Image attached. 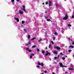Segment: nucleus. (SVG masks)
I'll list each match as a JSON object with an SVG mask.
<instances>
[{"instance_id":"f257e3e1","label":"nucleus","mask_w":74,"mask_h":74,"mask_svg":"<svg viewBox=\"0 0 74 74\" xmlns=\"http://www.w3.org/2000/svg\"><path fill=\"white\" fill-rule=\"evenodd\" d=\"M69 18V16H68V15H67V14H65V16L63 18V19L64 20H66V19H67Z\"/></svg>"},{"instance_id":"f03ea898","label":"nucleus","mask_w":74,"mask_h":74,"mask_svg":"<svg viewBox=\"0 0 74 74\" xmlns=\"http://www.w3.org/2000/svg\"><path fill=\"white\" fill-rule=\"evenodd\" d=\"M46 52L47 53L45 55V56H48V55H51V54L50 53L48 52V51H46Z\"/></svg>"},{"instance_id":"7ed1b4c3","label":"nucleus","mask_w":74,"mask_h":74,"mask_svg":"<svg viewBox=\"0 0 74 74\" xmlns=\"http://www.w3.org/2000/svg\"><path fill=\"white\" fill-rule=\"evenodd\" d=\"M60 65V67H65L66 66H64L63 65V64L62 63H59Z\"/></svg>"},{"instance_id":"20e7f679","label":"nucleus","mask_w":74,"mask_h":74,"mask_svg":"<svg viewBox=\"0 0 74 74\" xmlns=\"http://www.w3.org/2000/svg\"><path fill=\"white\" fill-rule=\"evenodd\" d=\"M22 7L23 8V10L25 12H26V10H25V5H23Z\"/></svg>"},{"instance_id":"39448f33","label":"nucleus","mask_w":74,"mask_h":74,"mask_svg":"<svg viewBox=\"0 0 74 74\" xmlns=\"http://www.w3.org/2000/svg\"><path fill=\"white\" fill-rule=\"evenodd\" d=\"M54 48H56L58 49V50H59L60 49V47H56L55 46L54 47Z\"/></svg>"},{"instance_id":"423d86ee","label":"nucleus","mask_w":74,"mask_h":74,"mask_svg":"<svg viewBox=\"0 0 74 74\" xmlns=\"http://www.w3.org/2000/svg\"><path fill=\"white\" fill-rule=\"evenodd\" d=\"M26 49L27 51H29V52H32V50H31V49L29 50V48H26Z\"/></svg>"},{"instance_id":"0eeeda50","label":"nucleus","mask_w":74,"mask_h":74,"mask_svg":"<svg viewBox=\"0 0 74 74\" xmlns=\"http://www.w3.org/2000/svg\"><path fill=\"white\" fill-rule=\"evenodd\" d=\"M14 19L16 20L18 22H19V20L18 18H14Z\"/></svg>"},{"instance_id":"6e6552de","label":"nucleus","mask_w":74,"mask_h":74,"mask_svg":"<svg viewBox=\"0 0 74 74\" xmlns=\"http://www.w3.org/2000/svg\"><path fill=\"white\" fill-rule=\"evenodd\" d=\"M51 3H52V2H51V1H49V6H51Z\"/></svg>"},{"instance_id":"1a4fd4ad","label":"nucleus","mask_w":74,"mask_h":74,"mask_svg":"<svg viewBox=\"0 0 74 74\" xmlns=\"http://www.w3.org/2000/svg\"><path fill=\"white\" fill-rule=\"evenodd\" d=\"M68 69L69 70H73V68H69Z\"/></svg>"},{"instance_id":"9d476101","label":"nucleus","mask_w":74,"mask_h":74,"mask_svg":"<svg viewBox=\"0 0 74 74\" xmlns=\"http://www.w3.org/2000/svg\"><path fill=\"white\" fill-rule=\"evenodd\" d=\"M54 54H55L56 55H57L58 54V52L57 51H54L53 53Z\"/></svg>"},{"instance_id":"9b49d317","label":"nucleus","mask_w":74,"mask_h":74,"mask_svg":"<svg viewBox=\"0 0 74 74\" xmlns=\"http://www.w3.org/2000/svg\"><path fill=\"white\" fill-rule=\"evenodd\" d=\"M41 41H42V39H40L38 40V42L39 43H40L41 42Z\"/></svg>"},{"instance_id":"f8f14e48","label":"nucleus","mask_w":74,"mask_h":74,"mask_svg":"<svg viewBox=\"0 0 74 74\" xmlns=\"http://www.w3.org/2000/svg\"><path fill=\"white\" fill-rule=\"evenodd\" d=\"M37 64H38V65L39 66H40L41 65V63H40V62H38Z\"/></svg>"},{"instance_id":"ddd939ff","label":"nucleus","mask_w":74,"mask_h":74,"mask_svg":"<svg viewBox=\"0 0 74 74\" xmlns=\"http://www.w3.org/2000/svg\"><path fill=\"white\" fill-rule=\"evenodd\" d=\"M67 26H68V27H71V24H68Z\"/></svg>"},{"instance_id":"4468645a","label":"nucleus","mask_w":74,"mask_h":74,"mask_svg":"<svg viewBox=\"0 0 74 74\" xmlns=\"http://www.w3.org/2000/svg\"><path fill=\"white\" fill-rule=\"evenodd\" d=\"M25 21H22L21 22L22 24H24V23H25Z\"/></svg>"},{"instance_id":"2eb2a0df","label":"nucleus","mask_w":74,"mask_h":74,"mask_svg":"<svg viewBox=\"0 0 74 74\" xmlns=\"http://www.w3.org/2000/svg\"><path fill=\"white\" fill-rule=\"evenodd\" d=\"M41 66H44V63H43L42 62L41 64Z\"/></svg>"},{"instance_id":"dca6fc26","label":"nucleus","mask_w":74,"mask_h":74,"mask_svg":"<svg viewBox=\"0 0 74 74\" xmlns=\"http://www.w3.org/2000/svg\"><path fill=\"white\" fill-rule=\"evenodd\" d=\"M36 38H32L31 39V40H36Z\"/></svg>"},{"instance_id":"f3484780","label":"nucleus","mask_w":74,"mask_h":74,"mask_svg":"<svg viewBox=\"0 0 74 74\" xmlns=\"http://www.w3.org/2000/svg\"><path fill=\"white\" fill-rule=\"evenodd\" d=\"M59 57H60V56L59 55H58L57 57V59H59Z\"/></svg>"},{"instance_id":"a211bd4d","label":"nucleus","mask_w":74,"mask_h":74,"mask_svg":"<svg viewBox=\"0 0 74 74\" xmlns=\"http://www.w3.org/2000/svg\"><path fill=\"white\" fill-rule=\"evenodd\" d=\"M30 38V35H28V39H29Z\"/></svg>"},{"instance_id":"6ab92c4d","label":"nucleus","mask_w":74,"mask_h":74,"mask_svg":"<svg viewBox=\"0 0 74 74\" xmlns=\"http://www.w3.org/2000/svg\"><path fill=\"white\" fill-rule=\"evenodd\" d=\"M20 14H23V12L21 11H20Z\"/></svg>"},{"instance_id":"aec40b11","label":"nucleus","mask_w":74,"mask_h":74,"mask_svg":"<svg viewBox=\"0 0 74 74\" xmlns=\"http://www.w3.org/2000/svg\"><path fill=\"white\" fill-rule=\"evenodd\" d=\"M70 47H71L72 48H74V46H69V48H70Z\"/></svg>"},{"instance_id":"412c9836","label":"nucleus","mask_w":74,"mask_h":74,"mask_svg":"<svg viewBox=\"0 0 74 74\" xmlns=\"http://www.w3.org/2000/svg\"><path fill=\"white\" fill-rule=\"evenodd\" d=\"M47 21H51V19H47Z\"/></svg>"},{"instance_id":"4be33fe9","label":"nucleus","mask_w":74,"mask_h":74,"mask_svg":"<svg viewBox=\"0 0 74 74\" xmlns=\"http://www.w3.org/2000/svg\"><path fill=\"white\" fill-rule=\"evenodd\" d=\"M45 18L46 19H48V17L47 16H45Z\"/></svg>"},{"instance_id":"5701e85b","label":"nucleus","mask_w":74,"mask_h":74,"mask_svg":"<svg viewBox=\"0 0 74 74\" xmlns=\"http://www.w3.org/2000/svg\"><path fill=\"white\" fill-rule=\"evenodd\" d=\"M36 47V45H35L33 46L32 47V48H35Z\"/></svg>"},{"instance_id":"b1692460","label":"nucleus","mask_w":74,"mask_h":74,"mask_svg":"<svg viewBox=\"0 0 74 74\" xmlns=\"http://www.w3.org/2000/svg\"><path fill=\"white\" fill-rule=\"evenodd\" d=\"M42 53H45V51L43 50H42Z\"/></svg>"},{"instance_id":"393cba45","label":"nucleus","mask_w":74,"mask_h":74,"mask_svg":"<svg viewBox=\"0 0 74 74\" xmlns=\"http://www.w3.org/2000/svg\"><path fill=\"white\" fill-rule=\"evenodd\" d=\"M36 50L37 51H38V52H39V51H40V49L38 48L36 49Z\"/></svg>"},{"instance_id":"a878e982","label":"nucleus","mask_w":74,"mask_h":74,"mask_svg":"<svg viewBox=\"0 0 74 74\" xmlns=\"http://www.w3.org/2000/svg\"><path fill=\"white\" fill-rule=\"evenodd\" d=\"M53 41H55V37H53Z\"/></svg>"},{"instance_id":"bb28decb","label":"nucleus","mask_w":74,"mask_h":74,"mask_svg":"<svg viewBox=\"0 0 74 74\" xmlns=\"http://www.w3.org/2000/svg\"><path fill=\"white\" fill-rule=\"evenodd\" d=\"M60 55H62V56H63V53L61 52Z\"/></svg>"},{"instance_id":"cd10ccee","label":"nucleus","mask_w":74,"mask_h":74,"mask_svg":"<svg viewBox=\"0 0 74 74\" xmlns=\"http://www.w3.org/2000/svg\"><path fill=\"white\" fill-rule=\"evenodd\" d=\"M72 51V50H71V49L69 50H68V52H71Z\"/></svg>"},{"instance_id":"c85d7f7f","label":"nucleus","mask_w":74,"mask_h":74,"mask_svg":"<svg viewBox=\"0 0 74 74\" xmlns=\"http://www.w3.org/2000/svg\"><path fill=\"white\" fill-rule=\"evenodd\" d=\"M62 60H65V57H62Z\"/></svg>"},{"instance_id":"c756f323","label":"nucleus","mask_w":74,"mask_h":74,"mask_svg":"<svg viewBox=\"0 0 74 74\" xmlns=\"http://www.w3.org/2000/svg\"><path fill=\"white\" fill-rule=\"evenodd\" d=\"M34 54L33 53L31 54V56H34Z\"/></svg>"},{"instance_id":"7c9ffc66","label":"nucleus","mask_w":74,"mask_h":74,"mask_svg":"<svg viewBox=\"0 0 74 74\" xmlns=\"http://www.w3.org/2000/svg\"><path fill=\"white\" fill-rule=\"evenodd\" d=\"M56 59H57V57H54V60H56Z\"/></svg>"},{"instance_id":"2f4dec72","label":"nucleus","mask_w":74,"mask_h":74,"mask_svg":"<svg viewBox=\"0 0 74 74\" xmlns=\"http://www.w3.org/2000/svg\"><path fill=\"white\" fill-rule=\"evenodd\" d=\"M45 4H46V5H47V4H48V2H45Z\"/></svg>"},{"instance_id":"473e14b6","label":"nucleus","mask_w":74,"mask_h":74,"mask_svg":"<svg viewBox=\"0 0 74 74\" xmlns=\"http://www.w3.org/2000/svg\"><path fill=\"white\" fill-rule=\"evenodd\" d=\"M51 43H52V44H53V43H54L53 42V41H51Z\"/></svg>"},{"instance_id":"72a5a7b5","label":"nucleus","mask_w":74,"mask_h":74,"mask_svg":"<svg viewBox=\"0 0 74 74\" xmlns=\"http://www.w3.org/2000/svg\"><path fill=\"white\" fill-rule=\"evenodd\" d=\"M12 2H14L15 1V0H11Z\"/></svg>"},{"instance_id":"f704fd0d","label":"nucleus","mask_w":74,"mask_h":74,"mask_svg":"<svg viewBox=\"0 0 74 74\" xmlns=\"http://www.w3.org/2000/svg\"><path fill=\"white\" fill-rule=\"evenodd\" d=\"M51 44H50L49 45V48H51Z\"/></svg>"},{"instance_id":"c9c22d12","label":"nucleus","mask_w":74,"mask_h":74,"mask_svg":"<svg viewBox=\"0 0 74 74\" xmlns=\"http://www.w3.org/2000/svg\"><path fill=\"white\" fill-rule=\"evenodd\" d=\"M72 18H74V15H72Z\"/></svg>"},{"instance_id":"e433bc0d","label":"nucleus","mask_w":74,"mask_h":74,"mask_svg":"<svg viewBox=\"0 0 74 74\" xmlns=\"http://www.w3.org/2000/svg\"><path fill=\"white\" fill-rule=\"evenodd\" d=\"M31 42H28V44H30Z\"/></svg>"},{"instance_id":"4c0bfd02","label":"nucleus","mask_w":74,"mask_h":74,"mask_svg":"<svg viewBox=\"0 0 74 74\" xmlns=\"http://www.w3.org/2000/svg\"><path fill=\"white\" fill-rule=\"evenodd\" d=\"M44 72H45V73H47V71H44Z\"/></svg>"},{"instance_id":"58836bf2","label":"nucleus","mask_w":74,"mask_h":74,"mask_svg":"<svg viewBox=\"0 0 74 74\" xmlns=\"http://www.w3.org/2000/svg\"><path fill=\"white\" fill-rule=\"evenodd\" d=\"M68 40H71V39H70V38H68Z\"/></svg>"},{"instance_id":"ea45409f","label":"nucleus","mask_w":74,"mask_h":74,"mask_svg":"<svg viewBox=\"0 0 74 74\" xmlns=\"http://www.w3.org/2000/svg\"><path fill=\"white\" fill-rule=\"evenodd\" d=\"M40 67V66H36L37 67Z\"/></svg>"},{"instance_id":"a19ab883","label":"nucleus","mask_w":74,"mask_h":74,"mask_svg":"<svg viewBox=\"0 0 74 74\" xmlns=\"http://www.w3.org/2000/svg\"><path fill=\"white\" fill-rule=\"evenodd\" d=\"M54 34H55V35H57V33H54Z\"/></svg>"},{"instance_id":"79ce46f5","label":"nucleus","mask_w":74,"mask_h":74,"mask_svg":"<svg viewBox=\"0 0 74 74\" xmlns=\"http://www.w3.org/2000/svg\"><path fill=\"white\" fill-rule=\"evenodd\" d=\"M16 1H17L18 2H19V0H16Z\"/></svg>"},{"instance_id":"37998d69","label":"nucleus","mask_w":74,"mask_h":74,"mask_svg":"<svg viewBox=\"0 0 74 74\" xmlns=\"http://www.w3.org/2000/svg\"><path fill=\"white\" fill-rule=\"evenodd\" d=\"M72 45H74V41L73 42V43H72Z\"/></svg>"},{"instance_id":"c03bdc74","label":"nucleus","mask_w":74,"mask_h":74,"mask_svg":"<svg viewBox=\"0 0 74 74\" xmlns=\"http://www.w3.org/2000/svg\"><path fill=\"white\" fill-rule=\"evenodd\" d=\"M32 56H30V58H32Z\"/></svg>"},{"instance_id":"a18cd8bd","label":"nucleus","mask_w":74,"mask_h":74,"mask_svg":"<svg viewBox=\"0 0 74 74\" xmlns=\"http://www.w3.org/2000/svg\"><path fill=\"white\" fill-rule=\"evenodd\" d=\"M56 7H57V6H58V4H56Z\"/></svg>"},{"instance_id":"49530a36","label":"nucleus","mask_w":74,"mask_h":74,"mask_svg":"<svg viewBox=\"0 0 74 74\" xmlns=\"http://www.w3.org/2000/svg\"><path fill=\"white\" fill-rule=\"evenodd\" d=\"M45 35H47V33H46V32H45Z\"/></svg>"},{"instance_id":"de8ad7c7","label":"nucleus","mask_w":74,"mask_h":74,"mask_svg":"<svg viewBox=\"0 0 74 74\" xmlns=\"http://www.w3.org/2000/svg\"><path fill=\"white\" fill-rule=\"evenodd\" d=\"M52 74H55V73L54 72L52 73Z\"/></svg>"},{"instance_id":"09e8293b","label":"nucleus","mask_w":74,"mask_h":74,"mask_svg":"<svg viewBox=\"0 0 74 74\" xmlns=\"http://www.w3.org/2000/svg\"><path fill=\"white\" fill-rule=\"evenodd\" d=\"M66 73H67V72H65V74H66Z\"/></svg>"},{"instance_id":"8fccbe9b","label":"nucleus","mask_w":74,"mask_h":74,"mask_svg":"<svg viewBox=\"0 0 74 74\" xmlns=\"http://www.w3.org/2000/svg\"><path fill=\"white\" fill-rule=\"evenodd\" d=\"M47 11H45V13H47Z\"/></svg>"},{"instance_id":"3c124183","label":"nucleus","mask_w":74,"mask_h":74,"mask_svg":"<svg viewBox=\"0 0 74 74\" xmlns=\"http://www.w3.org/2000/svg\"><path fill=\"white\" fill-rule=\"evenodd\" d=\"M62 33H64V31H62Z\"/></svg>"},{"instance_id":"603ef678","label":"nucleus","mask_w":74,"mask_h":74,"mask_svg":"<svg viewBox=\"0 0 74 74\" xmlns=\"http://www.w3.org/2000/svg\"><path fill=\"white\" fill-rule=\"evenodd\" d=\"M45 49H47V47H45Z\"/></svg>"},{"instance_id":"864d4df0","label":"nucleus","mask_w":74,"mask_h":74,"mask_svg":"<svg viewBox=\"0 0 74 74\" xmlns=\"http://www.w3.org/2000/svg\"><path fill=\"white\" fill-rule=\"evenodd\" d=\"M24 31H26V30L25 29H24Z\"/></svg>"},{"instance_id":"5fc2aeb1","label":"nucleus","mask_w":74,"mask_h":74,"mask_svg":"<svg viewBox=\"0 0 74 74\" xmlns=\"http://www.w3.org/2000/svg\"><path fill=\"white\" fill-rule=\"evenodd\" d=\"M71 41H73V40H71Z\"/></svg>"},{"instance_id":"6e6d98bb","label":"nucleus","mask_w":74,"mask_h":74,"mask_svg":"<svg viewBox=\"0 0 74 74\" xmlns=\"http://www.w3.org/2000/svg\"><path fill=\"white\" fill-rule=\"evenodd\" d=\"M67 56H65V57H66V58H67Z\"/></svg>"},{"instance_id":"4d7b16f0","label":"nucleus","mask_w":74,"mask_h":74,"mask_svg":"<svg viewBox=\"0 0 74 74\" xmlns=\"http://www.w3.org/2000/svg\"><path fill=\"white\" fill-rule=\"evenodd\" d=\"M42 4L43 5L44 4V3H42Z\"/></svg>"},{"instance_id":"13d9d810","label":"nucleus","mask_w":74,"mask_h":74,"mask_svg":"<svg viewBox=\"0 0 74 74\" xmlns=\"http://www.w3.org/2000/svg\"><path fill=\"white\" fill-rule=\"evenodd\" d=\"M41 74H44V73H42Z\"/></svg>"},{"instance_id":"bf43d9fd","label":"nucleus","mask_w":74,"mask_h":74,"mask_svg":"<svg viewBox=\"0 0 74 74\" xmlns=\"http://www.w3.org/2000/svg\"><path fill=\"white\" fill-rule=\"evenodd\" d=\"M73 57H74V54L73 55Z\"/></svg>"},{"instance_id":"052dcab7","label":"nucleus","mask_w":74,"mask_h":74,"mask_svg":"<svg viewBox=\"0 0 74 74\" xmlns=\"http://www.w3.org/2000/svg\"><path fill=\"white\" fill-rule=\"evenodd\" d=\"M51 22H52V21H51Z\"/></svg>"},{"instance_id":"680f3d73","label":"nucleus","mask_w":74,"mask_h":74,"mask_svg":"<svg viewBox=\"0 0 74 74\" xmlns=\"http://www.w3.org/2000/svg\"><path fill=\"white\" fill-rule=\"evenodd\" d=\"M55 64H56V62H55Z\"/></svg>"}]
</instances>
